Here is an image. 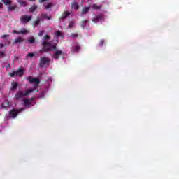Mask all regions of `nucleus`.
<instances>
[{"instance_id": "f257e3e1", "label": "nucleus", "mask_w": 179, "mask_h": 179, "mask_svg": "<svg viewBox=\"0 0 179 179\" xmlns=\"http://www.w3.org/2000/svg\"><path fill=\"white\" fill-rule=\"evenodd\" d=\"M27 80H29L31 85H34V88L29 89L26 90L24 92L23 91H18L15 96V99H16V100H20V99H23V97L29 96V93H31V92H34V90H36L40 85L39 78H34L33 76H29L27 77Z\"/></svg>"}, {"instance_id": "f03ea898", "label": "nucleus", "mask_w": 179, "mask_h": 179, "mask_svg": "<svg viewBox=\"0 0 179 179\" xmlns=\"http://www.w3.org/2000/svg\"><path fill=\"white\" fill-rule=\"evenodd\" d=\"M42 47L40 52H48V51H54L57 48V45L52 44V42L43 41Z\"/></svg>"}, {"instance_id": "7ed1b4c3", "label": "nucleus", "mask_w": 179, "mask_h": 179, "mask_svg": "<svg viewBox=\"0 0 179 179\" xmlns=\"http://www.w3.org/2000/svg\"><path fill=\"white\" fill-rule=\"evenodd\" d=\"M22 111H24V108H22L20 109L13 108L8 113L10 118H13V119L16 118V117H17V115H19V113H22Z\"/></svg>"}, {"instance_id": "20e7f679", "label": "nucleus", "mask_w": 179, "mask_h": 179, "mask_svg": "<svg viewBox=\"0 0 179 179\" xmlns=\"http://www.w3.org/2000/svg\"><path fill=\"white\" fill-rule=\"evenodd\" d=\"M53 51L54 52H53L52 57L54 59H59L61 57H62V58H64L65 55L64 54V51L59 50L57 49V48L55 49H53Z\"/></svg>"}, {"instance_id": "39448f33", "label": "nucleus", "mask_w": 179, "mask_h": 179, "mask_svg": "<svg viewBox=\"0 0 179 179\" xmlns=\"http://www.w3.org/2000/svg\"><path fill=\"white\" fill-rule=\"evenodd\" d=\"M24 73V70L23 69V67H21L16 71L10 72L9 76L11 78H15V76H23Z\"/></svg>"}, {"instance_id": "423d86ee", "label": "nucleus", "mask_w": 179, "mask_h": 179, "mask_svg": "<svg viewBox=\"0 0 179 179\" xmlns=\"http://www.w3.org/2000/svg\"><path fill=\"white\" fill-rule=\"evenodd\" d=\"M50 59L48 57H41L40 63H39V66L41 68H43L44 65H50Z\"/></svg>"}, {"instance_id": "0eeeda50", "label": "nucleus", "mask_w": 179, "mask_h": 179, "mask_svg": "<svg viewBox=\"0 0 179 179\" xmlns=\"http://www.w3.org/2000/svg\"><path fill=\"white\" fill-rule=\"evenodd\" d=\"M92 22H94V23H99V22H104V15L100 14L95 15L92 19Z\"/></svg>"}, {"instance_id": "6e6552de", "label": "nucleus", "mask_w": 179, "mask_h": 179, "mask_svg": "<svg viewBox=\"0 0 179 179\" xmlns=\"http://www.w3.org/2000/svg\"><path fill=\"white\" fill-rule=\"evenodd\" d=\"M32 17L31 16H28V15H22L20 17V22L21 23H23L24 24L25 23H29L30 20H31Z\"/></svg>"}, {"instance_id": "1a4fd4ad", "label": "nucleus", "mask_w": 179, "mask_h": 179, "mask_svg": "<svg viewBox=\"0 0 179 179\" xmlns=\"http://www.w3.org/2000/svg\"><path fill=\"white\" fill-rule=\"evenodd\" d=\"M23 101H24V106H25V107H31L33 104V102H31V101H30V99H24Z\"/></svg>"}, {"instance_id": "9d476101", "label": "nucleus", "mask_w": 179, "mask_h": 179, "mask_svg": "<svg viewBox=\"0 0 179 179\" xmlns=\"http://www.w3.org/2000/svg\"><path fill=\"white\" fill-rule=\"evenodd\" d=\"M70 15L71 13H69V11H64L62 15L60 17V20H64V19H66V17Z\"/></svg>"}, {"instance_id": "9b49d317", "label": "nucleus", "mask_w": 179, "mask_h": 179, "mask_svg": "<svg viewBox=\"0 0 179 179\" xmlns=\"http://www.w3.org/2000/svg\"><path fill=\"white\" fill-rule=\"evenodd\" d=\"M89 10H90V7H84L81 11L82 16H83V15H86Z\"/></svg>"}, {"instance_id": "f8f14e48", "label": "nucleus", "mask_w": 179, "mask_h": 179, "mask_svg": "<svg viewBox=\"0 0 179 179\" xmlns=\"http://www.w3.org/2000/svg\"><path fill=\"white\" fill-rule=\"evenodd\" d=\"M41 17L42 19H47L48 20H51V15H48L47 14L45 13H41Z\"/></svg>"}, {"instance_id": "ddd939ff", "label": "nucleus", "mask_w": 179, "mask_h": 179, "mask_svg": "<svg viewBox=\"0 0 179 179\" xmlns=\"http://www.w3.org/2000/svg\"><path fill=\"white\" fill-rule=\"evenodd\" d=\"M10 105V103H9V101H4V103L1 104V108H7V107H9Z\"/></svg>"}, {"instance_id": "4468645a", "label": "nucleus", "mask_w": 179, "mask_h": 179, "mask_svg": "<svg viewBox=\"0 0 179 179\" xmlns=\"http://www.w3.org/2000/svg\"><path fill=\"white\" fill-rule=\"evenodd\" d=\"M1 2L4 3L6 6L12 5V0H1Z\"/></svg>"}, {"instance_id": "2eb2a0df", "label": "nucleus", "mask_w": 179, "mask_h": 179, "mask_svg": "<svg viewBox=\"0 0 179 179\" xmlns=\"http://www.w3.org/2000/svg\"><path fill=\"white\" fill-rule=\"evenodd\" d=\"M24 39L22 38V37H18L14 41V44H19V43H23Z\"/></svg>"}, {"instance_id": "dca6fc26", "label": "nucleus", "mask_w": 179, "mask_h": 179, "mask_svg": "<svg viewBox=\"0 0 179 179\" xmlns=\"http://www.w3.org/2000/svg\"><path fill=\"white\" fill-rule=\"evenodd\" d=\"M18 86H19V84L17 83L13 82L11 83V90H16Z\"/></svg>"}, {"instance_id": "f3484780", "label": "nucleus", "mask_w": 179, "mask_h": 179, "mask_svg": "<svg viewBox=\"0 0 179 179\" xmlns=\"http://www.w3.org/2000/svg\"><path fill=\"white\" fill-rule=\"evenodd\" d=\"M38 6L37 5L34 4L30 8H29V11L31 12V13H33V12H35L36 10L37 9Z\"/></svg>"}, {"instance_id": "a211bd4d", "label": "nucleus", "mask_w": 179, "mask_h": 179, "mask_svg": "<svg viewBox=\"0 0 179 179\" xmlns=\"http://www.w3.org/2000/svg\"><path fill=\"white\" fill-rule=\"evenodd\" d=\"M20 6H24V7H26L27 6V2H26L25 1H22V0H20V1H17Z\"/></svg>"}, {"instance_id": "6ab92c4d", "label": "nucleus", "mask_w": 179, "mask_h": 179, "mask_svg": "<svg viewBox=\"0 0 179 179\" xmlns=\"http://www.w3.org/2000/svg\"><path fill=\"white\" fill-rule=\"evenodd\" d=\"M20 34H27L29 33V31L26 29V28H23L20 31H19Z\"/></svg>"}, {"instance_id": "aec40b11", "label": "nucleus", "mask_w": 179, "mask_h": 179, "mask_svg": "<svg viewBox=\"0 0 179 179\" xmlns=\"http://www.w3.org/2000/svg\"><path fill=\"white\" fill-rule=\"evenodd\" d=\"M40 17H37L36 20L34 22V26H38V24H40Z\"/></svg>"}, {"instance_id": "412c9836", "label": "nucleus", "mask_w": 179, "mask_h": 179, "mask_svg": "<svg viewBox=\"0 0 179 179\" xmlns=\"http://www.w3.org/2000/svg\"><path fill=\"white\" fill-rule=\"evenodd\" d=\"M16 8H17L16 5L10 6L8 7V12H12V10H15V9H16Z\"/></svg>"}, {"instance_id": "4be33fe9", "label": "nucleus", "mask_w": 179, "mask_h": 179, "mask_svg": "<svg viewBox=\"0 0 179 179\" xmlns=\"http://www.w3.org/2000/svg\"><path fill=\"white\" fill-rule=\"evenodd\" d=\"M72 8H73L76 10H78V9H79V4L75 2L72 4Z\"/></svg>"}, {"instance_id": "5701e85b", "label": "nucleus", "mask_w": 179, "mask_h": 179, "mask_svg": "<svg viewBox=\"0 0 179 179\" xmlns=\"http://www.w3.org/2000/svg\"><path fill=\"white\" fill-rule=\"evenodd\" d=\"M28 42L30 43V44H34V43H36V39L34 37H30L28 40Z\"/></svg>"}, {"instance_id": "b1692460", "label": "nucleus", "mask_w": 179, "mask_h": 179, "mask_svg": "<svg viewBox=\"0 0 179 179\" xmlns=\"http://www.w3.org/2000/svg\"><path fill=\"white\" fill-rule=\"evenodd\" d=\"M92 8L95 9V10L101 9V6H99L97 4H93L92 5Z\"/></svg>"}, {"instance_id": "393cba45", "label": "nucleus", "mask_w": 179, "mask_h": 179, "mask_svg": "<svg viewBox=\"0 0 179 179\" xmlns=\"http://www.w3.org/2000/svg\"><path fill=\"white\" fill-rule=\"evenodd\" d=\"M54 6V4L49 3L47 6H45V9H50V8H52Z\"/></svg>"}, {"instance_id": "a878e982", "label": "nucleus", "mask_w": 179, "mask_h": 179, "mask_svg": "<svg viewBox=\"0 0 179 179\" xmlns=\"http://www.w3.org/2000/svg\"><path fill=\"white\" fill-rule=\"evenodd\" d=\"M87 22V20H84L81 22V27L83 29H85L86 27V23Z\"/></svg>"}, {"instance_id": "bb28decb", "label": "nucleus", "mask_w": 179, "mask_h": 179, "mask_svg": "<svg viewBox=\"0 0 179 179\" xmlns=\"http://www.w3.org/2000/svg\"><path fill=\"white\" fill-rule=\"evenodd\" d=\"M73 26H75V22H73V21L70 22V23L69 24V27L70 29H72V27H73Z\"/></svg>"}, {"instance_id": "cd10ccee", "label": "nucleus", "mask_w": 179, "mask_h": 179, "mask_svg": "<svg viewBox=\"0 0 179 179\" xmlns=\"http://www.w3.org/2000/svg\"><path fill=\"white\" fill-rule=\"evenodd\" d=\"M50 38H51V36H50V35H45V36L43 37V40H45L47 41H48Z\"/></svg>"}, {"instance_id": "c85d7f7f", "label": "nucleus", "mask_w": 179, "mask_h": 179, "mask_svg": "<svg viewBox=\"0 0 179 179\" xmlns=\"http://www.w3.org/2000/svg\"><path fill=\"white\" fill-rule=\"evenodd\" d=\"M44 33H45L44 30H41L39 31L38 35L39 36V37H43V35L44 34Z\"/></svg>"}, {"instance_id": "c756f323", "label": "nucleus", "mask_w": 179, "mask_h": 179, "mask_svg": "<svg viewBox=\"0 0 179 179\" xmlns=\"http://www.w3.org/2000/svg\"><path fill=\"white\" fill-rule=\"evenodd\" d=\"M44 97V92H42L39 94V96H38V99H43Z\"/></svg>"}, {"instance_id": "7c9ffc66", "label": "nucleus", "mask_w": 179, "mask_h": 179, "mask_svg": "<svg viewBox=\"0 0 179 179\" xmlns=\"http://www.w3.org/2000/svg\"><path fill=\"white\" fill-rule=\"evenodd\" d=\"M103 44H104V40L101 39L99 43V47H101V45H103Z\"/></svg>"}, {"instance_id": "2f4dec72", "label": "nucleus", "mask_w": 179, "mask_h": 179, "mask_svg": "<svg viewBox=\"0 0 179 179\" xmlns=\"http://www.w3.org/2000/svg\"><path fill=\"white\" fill-rule=\"evenodd\" d=\"M78 34H71V37L73 38H76V37H78Z\"/></svg>"}, {"instance_id": "473e14b6", "label": "nucleus", "mask_w": 179, "mask_h": 179, "mask_svg": "<svg viewBox=\"0 0 179 179\" xmlns=\"http://www.w3.org/2000/svg\"><path fill=\"white\" fill-rule=\"evenodd\" d=\"M3 57H5V52H0V58H3Z\"/></svg>"}, {"instance_id": "72a5a7b5", "label": "nucleus", "mask_w": 179, "mask_h": 179, "mask_svg": "<svg viewBox=\"0 0 179 179\" xmlns=\"http://www.w3.org/2000/svg\"><path fill=\"white\" fill-rule=\"evenodd\" d=\"M55 36H57V37H59V36H61V31H57L55 33Z\"/></svg>"}, {"instance_id": "f704fd0d", "label": "nucleus", "mask_w": 179, "mask_h": 179, "mask_svg": "<svg viewBox=\"0 0 179 179\" xmlns=\"http://www.w3.org/2000/svg\"><path fill=\"white\" fill-rule=\"evenodd\" d=\"M79 50H80V46H79V45H76V47H75V50H76V51H79Z\"/></svg>"}, {"instance_id": "c9c22d12", "label": "nucleus", "mask_w": 179, "mask_h": 179, "mask_svg": "<svg viewBox=\"0 0 179 179\" xmlns=\"http://www.w3.org/2000/svg\"><path fill=\"white\" fill-rule=\"evenodd\" d=\"M27 56L33 58V57L34 56V53H28Z\"/></svg>"}, {"instance_id": "e433bc0d", "label": "nucleus", "mask_w": 179, "mask_h": 179, "mask_svg": "<svg viewBox=\"0 0 179 179\" xmlns=\"http://www.w3.org/2000/svg\"><path fill=\"white\" fill-rule=\"evenodd\" d=\"M13 33H14V34H20V32L16 31V30H13Z\"/></svg>"}, {"instance_id": "4c0bfd02", "label": "nucleus", "mask_w": 179, "mask_h": 179, "mask_svg": "<svg viewBox=\"0 0 179 179\" xmlns=\"http://www.w3.org/2000/svg\"><path fill=\"white\" fill-rule=\"evenodd\" d=\"M5 47V45L3 43H0V48H3Z\"/></svg>"}, {"instance_id": "58836bf2", "label": "nucleus", "mask_w": 179, "mask_h": 179, "mask_svg": "<svg viewBox=\"0 0 179 179\" xmlns=\"http://www.w3.org/2000/svg\"><path fill=\"white\" fill-rule=\"evenodd\" d=\"M45 1H48V0H39L40 3H43V2H45Z\"/></svg>"}, {"instance_id": "ea45409f", "label": "nucleus", "mask_w": 179, "mask_h": 179, "mask_svg": "<svg viewBox=\"0 0 179 179\" xmlns=\"http://www.w3.org/2000/svg\"><path fill=\"white\" fill-rule=\"evenodd\" d=\"M3 8V4L0 2V9H2Z\"/></svg>"}, {"instance_id": "a19ab883", "label": "nucleus", "mask_w": 179, "mask_h": 179, "mask_svg": "<svg viewBox=\"0 0 179 179\" xmlns=\"http://www.w3.org/2000/svg\"><path fill=\"white\" fill-rule=\"evenodd\" d=\"M6 37H8V35H3L1 36V38H6Z\"/></svg>"}, {"instance_id": "79ce46f5", "label": "nucleus", "mask_w": 179, "mask_h": 179, "mask_svg": "<svg viewBox=\"0 0 179 179\" xmlns=\"http://www.w3.org/2000/svg\"><path fill=\"white\" fill-rule=\"evenodd\" d=\"M29 100L30 101H31V103H33V100H34V98L31 97Z\"/></svg>"}, {"instance_id": "37998d69", "label": "nucleus", "mask_w": 179, "mask_h": 179, "mask_svg": "<svg viewBox=\"0 0 179 179\" xmlns=\"http://www.w3.org/2000/svg\"><path fill=\"white\" fill-rule=\"evenodd\" d=\"M10 66V64H8V67Z\"/></svg>"}, {"instance_id": "c03bdc74", "label": "nucleus", "mask_w": 179, "mask_h": 179, "mask_svg": "<svg viewBox=\"0 0 179 179\" xmlns=\"http://www.w3.org/2000/svg\"><path fill=\"white\" fill-rule=\"evenodd\" d=\"M29 1H33V0H29Z\"/></svg>"}]
</instances>
